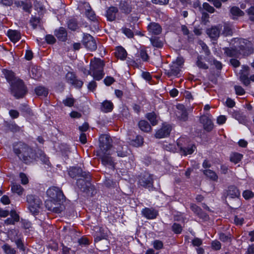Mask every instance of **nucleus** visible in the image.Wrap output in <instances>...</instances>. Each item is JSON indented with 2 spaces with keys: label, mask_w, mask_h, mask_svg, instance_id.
Masks as SVG:
<instances>
[{
  "label": "nucleus",
  "mask_w": 254,
  "mask_h": 254,
  "mask_svg": "<svg viewBox=\"0 0 254 254\" xmlns=\"http://www.w3.org/2000/svg\"><path fill=\"white\" fill-rule=\"evenodd\" d=\"M3 73L7 81L10 84L11 93L17 98L22 97L26 93V89L22 81L14 77V73L4 69Z\"/></svg>",
  "instance_id": "1"
},
{
  "label": "nucleus",
  "mask_w": 254,
  "mask_h": 254,
  "mask_svg": "<svg viewBox=\"0 0 254 254\" xmlns=\"http://www.w3.org/2000/svg\"><path fill=\"white\" fill-rule=\"evenodd\" d=\"M13 151L18 157L26 164L32 162L36 159L35 153L33 150L22 142L14 144Z\"/></svg>",
  "instance_id": "2"
},
{
  "label": "nucleus",
  "mask_w": 254,
  "mask_h": 254,
  "mask_svg": "<svg viewBox=\"0 0 254 254\" xmlns=\"http://www.w3.org/2000/svg\"><path fill=\"white\" fill-rule=\"evenodd\" d=\"M104 66L105 63L103 61L100 59L94 58L90 61V69L87 70V74L91 75L95 80L99 81L105 75Z\"/></svg>",
  "instance_id": "3"
},
{
  "label": "nucleus",
  "mask_w": 254,
  "mask_h": 254,
  "mask_svg": "<svg viewBox=\"0 0 254 254\" xmlns=\"http://www.w3.org/2000/svg\"><path fill=\"white\" fill-rule=\"evenodd\" d=\"M184 60L182 57H178L175 61L169 65L168 68L165 69V73L169 77H179L182 74V68Z\"/></svg>",
  "instance_id": "4"
},
{
  "label": "nucleus",
  "mask_w": 254,
  "mask_h": 254,
  "mask_svg": "<svg viewBox=\"0 0 254 254\" xmlns=\"http://www.w3.org/2000/svg\"><path fill=\"white\" fill-rule=\"evenodd\" d=\"M46 192L49 198L47 201H51L55 204H61L63 202L62 199L63 194L62 190L59 188L55 187H51L47 190Z\"/></svg>",
  "instance_id": "5"
},
{
  "label": "nucleus",
  "mask_w": 254,
  "mask_h": 254,
  "mask_svg": "<svg viewBox=\"0 0 254 254\" xmlns=\"http://www.w3.org/2000/svg\"><path fill=\"white\" fill-rule=\"evenodd\" d=\"M27 201L30 211L33 215H36L38 213L40 206L42 204V201L39 198L35 195H28L27 196Z\"/></svg>",
  "instance_id": "6"
},
{
  "label": "nucleus",
  "mask_w": 254,
  "mask_h": 254,
  "mask_svg": "<svg viewBox=\"0 0 254 254\" xmlns=\"http://www.w3.org/2000/svg\"><path fill=\"white\" fill-rule=\"evenodd\" d=\"M99 151H110L112 147V140L107 134L101 135L99 137Z\"/></svg>",
  "instance_id": "7"
},
{
  "label": "nucleus",
  "mask_w": 254,
  "mask_h": 254,
  "mask_svg": "<svg viewBox=\"0 0 254 254\" xmlns=\"http://www.w3.org/2000/svg\"><path fill=\"white\" fill-rule=\"evenodd\" d=\"M83 44L88 50L93 51L97 49V44L94 38L89 34H84Z\"/></svg>",
  "instance_id": "8"
},
{
  "label": "nucleus",
  "mask_w": 254,
  "mask_h": 254,
  "mask_svg": "<svg viewBox=\"0 0 254 254\" xmlns=\"http://www.w3.org/2000/svg\"><path fill=\"white\" fill-rule=\"evenodd\" d=\"M139 184L141 186L146 188H152L153 185L152 176L149 173H145L140 176L139 180Z\"/></svg>",
  "instance_id": "9"
},
{
  "label": "nucleus",
  "mask_w": 254,
  "mask_h": 254,
  "mask_svg": "<svg viewBox=\"0 0 254 254\" xmlns=\"http://www.w3.org/2000/svg\"><path fill=\"white\" fill-rule=\"evenodd\" d=\"M111 151H99L98 156L101 160L102 163L105 165L113 166L114 165L112 157L110 156Z\"/></svg>",
  "instance_id": "10"
},
{
  "label": "nucleus",
  "mask_w": 254,
  "mask_h": 254,
  "mask_svg": "<svg viewBox=\"0 0 254 254\" xmlns=\"http://www.w3.org/2000/svg\"><path fill=\"white\" fill-rule=\"evenodd\" d=\"M65 78L67 82L73 85L75 87L80 88L83 84V81L77 79L75 74L72 72H67Z\"/></svg>",
  "instance_id": "11"
},
{
  "label": "nucleus",
  "mask_w": 254,
  "mask_h": 254,
  "mask_svg": "<svg viewBox=\"0 0 254 254\" xmlns=\"http://www.w3.org/2000/svg\"><path fill=\"white\" fill-rule=\"evenodd\" d=\"M222 28V26L220 24L212 26L211 28L207 29L206 33L210 38L216 40L220 36Z\"/></svg>",
  "instance_id": "12"
},
{
  "label": "nucleus",
  "mask_w": 254,
  "mask_h": 254,
  "mask_svg": "<svg viewBox=\"0 0 254 254\" xmlns=\"http://www.w3.org/2000/svg\"><path fill=\"white\" fill-rule=\"evenodd\" d=\"M172 130V127L169 125H163L162 127L158 129L156 133L155 137L157 138H162L167 137Z\"/></svg>",
  "instance_id": "13"
},
{
  "label": "nucleus",
  "mask_w": 254,
  "mask_h": 254,
  "mask_svg": "<svg viewBox=\"0 0 254 254\" xmlns=\"http://www.w3.org/2000/svg\"><path fill=\"white\" fill-rule=\"evenodd\" d=\"M240 43V49L244 54L250 55L253 52L254 48L251 42L247 40H243Z\"/></svg>",
  "instance_id": "14"
},
{
  "label": "nucleus",
  "mask_w": 254,
  "mask_h": 254,
  "mask_svg": "<svg viewBox=\"0 0 254 254\" xmlns=\"http://www.w3.org/2000/svg\"><path fill=\"white\" fill-rule=\"evenodd\" d=\"M176 116L180 120L186 121L188 119V113L183 105L179 104L177 106Z\"/></svg>",
  "instance_id": "15"
},
{
  "label": "nucleus",
  "mask_w": 254,
  "mask_h": 254,
  "mask_svg": "<svg viewBox=\"0 0 254 254\" xmlns=\"http://www.w3.org/2000/svg\"><path fill=\"white\" fill-rule=\"evenodd\" d=\"M142 215L148 219H155L157 215L158 212L152 208L145 207L141 211Z\"/></svg>",
  "instance_id": "16"
},
{
  "label": "nucleus",
  "mask_w": 254,
  "mask_h": 254,
  "mask_svg": "<svg viewBox=\"0 0 254 254\" xmlns=\"http://www.w3.org/2000/svg\"><path fill=\"white\" fill-rule=\"evenodd\" d=\"M200 123L203 124L204 129L207 131H210L213 128V124L210 118L207 116H202L200 119Z\"/></svg>",
  "instance_id": "17"
},
{
  "label": "nucleus",
  "mask_w": 254,
  "mask_h": 254,
  "mask_svg": "<svg viewBox=\"0 0 254 254\" xmlns=\"http://www.w3.org/2000/svg\"><path fill=\"white\" fill-rule=\"evenodd\" d=\"M181 141V139H179L177 142V144L184 155L186 156L187 155L191 154L196 149V147L194 144H190L187 147L182 146L180 145Z\"/></svg>",
  "instance_id": "18"
},
{
  "label": "nucleus",
  "mask_w": 254,
  "mask_h": 254,
  "mask_svg": "<svg viewBox=\"0 0 254 254\" xmlns=\"http://www.w3.org/2000/svg\"><path fill=\"white\" fill-rule=\"evenodd\" d=\"M240 196V191L238 188L234 186H231L228 187L227 190V197L230 198H238Z\"/></svg>",
  "instance_id": "19"
},
{
  "label": "nucleus",
  "mask_w": 254,
  "mask_h": 254,
  "mask_svg": "<svg viewBox=\"0 0 254 254\" xmlns=\"http://www.w3.org/2000/svg\"><path fill=\"white\" fill-rule=\"evenodd\" d=\"M118 12V9L117 7L111 6L109 7L106 12V17L107 19L110 21L115 20Z\"/></svg>",
  "instance_id": "20"
},
{
  "label": "nucleus",
  "mask_w": 254,
  "mask_h": 254,
  "mask_svg": "<svg viewBox=\"0 0 254 254\" xmlns=\"http://www.w3.org/2000/svg\"><path fill=\"white\" fill-rule=\"evenodd\" d=\"M147 28L149 32L154 35H158L162 31V28L160 25L155 22L151 23L148 25Z\"/></svg>",
  "instance_id": "21"
},
{
  "label": "nucleus",
  "mask_w": 254,
  "mask_h": 254,
  "mask_svg": "<svg viewBox=\"0 0 254 254\" xmlns=\"http://www.w3.org/2000/svg\"><path fill=\"white\" fill-rule=\"evenodd\" d=\"M7 36L13 43H16L21 38L20 32L17 30H9L7 31Z\"/></svg>",
  "instance_id": "22"
},
{
  "label": "nucleus",
  "mask_w": 254,
  "mask_h": 254,
  "mask_svg": "<svg viewBox=\"0 0 254 254\" xmlns=\"http://www.w3.org/2000/svg\"><path fill=\"white\" fill-rule=\"evenodd\" d=\"M83 6L85 9L86 16L91 20H94L96 19L95 14L89 4L88 2H84Z\"/></svg>",
  "instance_id": "23"
},
{
  "label": "nucleus",
  "mask_w": 254,
  "mask_h": 254,
  "mask_svg": "<svg viewBox=\"0 0 254 254\" xmlns=\"http://www.w3.org/2000/svg\"><path fill=\"white\" fill-rule=\"evenodd\" d=\"M113 107V104L111 101L106 100L102 103L101 109L102 111L108 113L112 111Z\"/></svg>",
  "instance_id": "24"
},
{
  "label": "nucleus",
  "mask_w": 254,
  "mask_h": 254,
  "mask_svg": "<svg viewBox=\"0 0 254 254\" xmlns=\"http://www.w3.org/2000/svg\"><path fill=\"white\" fill-rule=\"evenodd\" d=\"M139 128L144 132H149L151 130V127L149 124L145 120H141L138 123Z\"/></svg>",
  "instance_id": "25"
},
{
  "label": "nucleus",
  "mask_w": 254,
  "mask_h": 254,
  "mask_svg": "<svg viewBox=\"0 0 254 254\" xmlns=\"http://www.w3.org/2000/svg\"><path fill=\"white\" fill-rule=\"evenodd\" d=\"M230 12L233 19L236 18L237 17L243 16L244 14V12L237 6L232 7Z\"/></svg>",
  "instance_id": "26"
},
{
  "label": "nucleus",
  "mask_w": 254,
  "mask_h": 254,
  "mask_svg": "<svg viewBox=\"0 0 254 254\" xmlns=\"http://www.w3.org/2000/svg\"><path fill=\"white\" fill-rule=\"evenodd\" d=\"M115 56L118 59L124 60L127 57V53L124 48L120 47L117 49L115 52Z\"/></svg>",
  "instance_id": "27"
},
{
  "label": "nucleus",
  "mask_w": 254,
  "mask_h": 254,
  "mask_svg": "<svg viewBox=\"0 0 254 254\" xmlns=\"http://www.w3.org/2000/svg\"><path fill=\"white\" fill-rule=\"evenodd\" d=\"M203 173L210 180L217 181L218 177L214 171L210 169H206L204 170Z\"/></svg>",
  "instance_id": "28"
},
{
  "label": "nucleus",
  "mask_w": 254,
  "mask_h": 254,
  "mask_svg": "<svg viewBox=\"0 0 254 254\" xmlns=\"http://www.w3.org/2000/svg\"><path fill=\"white\" fill-rule=\"evenodd\" d=\"M225 54L230 57H238L240 53L235 49L232 48H225L224 49Z\"/></svg>",
  "instance_id": "29"
},
{
  "label": "nucleus",
  "mask_w": 254,
  "mask_h": 254,
  "mask_svg": "<svg viewBox=\"0 0 254 254\" xmlns=\"http://www.w3.org/2000/svg\"><path fill=\"white\" fill-rule=\"evenodd\" d=\"M145 117L149 121L152 126H154L158 124V117L154 112L146 114Z\"/></svg>",
  "instance_id": "30"
},
{
  "label": "nucleus",
  "mask_w": 254,
  "mask_h": 254,
  "mask_svg": "<svg viewBox=\"0 0 254 254\" xmlns=\"http://www.w3.org/2000/svg\"><path fill=\"white\" fill-rule=\"evenodd\" d=\"M117 155L119 157H124L127 156L128 152L126 146H119L117 149Z\"/></svg>",
  "instance_id": "31"
},
{
  "label": "nucleus",
  "mask_w": 254,
  "mask_h": 254,
  "mask_svg": "<svg viewBox=\"0 0 254 254\" xmlns=\"http://www.w3.org/2000/svg\"><path fill=\"white\" fill-rule=\"evenodd\" d=\"M90 185L89 182L85 181L84 179H80L77 181V185L79 188L82 190L83 191H85L88 189Z\"/></svg>",
  "instance_id": "32"
},
{
  "label": "nucleus",
  "mask_w": 254,
  "mask_h": 254,
  "mask_svg": "<svg viewBox=\"0 0 254 254\" xmlns=\"http://www.w3.org/2000/svg\"><path fill=\"white\" fill-rule=\"evenodd\" d=\"M30 76L34 79H37L41 76V72L37 67H32L30 72Z\"/></svg>",
  "instance_id": "33"
},
{
  "label": "nucleus",
  "mask_w": 254,
  "mask_h": 254,
  "mask_svg": "<svg viewBox=\"0 0 254 254\" xmlns=\"http://www.w3.org/2000/svg\"><path fill=\"white\" fill-rule=\"evenodd\" d=\"M107 235L103 232V229H99V232H96L94 235V242L97 243L101 240L106 239Z\"/></svg>",
  "instance_id": "34"
},
{
  "label": "nucleus",
  "mask_w": 254,
  "mask_h": 254,
  "mask_svg": "<svg viewBox=\"0 0 254 254\" xmlns=\"http://www.w3.org/2000/svg\"><path fill=\"white\" fill-rule=\"evenodd\" d=\"M11 190L18 195H21L24 191V189L20 185L13 184L11 186Z\"/></svg>",
  "instance_id": "35"
},
{
  "label": "nucleus",
  "mask_w": 254,
  "mask_h": 254,
  "mask_svg": "<svg viewBox=\"0 0 254 254\" xmlns=\"http://www.w3.org/2000/svg\"><path fill=\"white\" fill-rule=\"evenodd\" d=\"M243 157V155L239 153H233L231 154L230 160L232 162L237 164L239 162Z\"/></svg>",
  "instance_id": "36"
},
{
  "label": "nucleus",
  "mask_w": 254,
  "mask_h": 254,
  "mask_svg": "<svg viewBox=\"0 0 254 254\" xmlns=\"http://www.w3.org/2000/svg\"><path fill=\"white\" fill-rule=\"evenodd\" d=\"M82 170L76 167H72L68 171L69 175L72 178L78 176L81 173Z\"/></svg>",
  "instance_id": "37"
},
{
  "label": "nucleus",
  "mask_w": 254,
  "mask_h": 254,
  "mask_svg": "<svg viewBox=\"0 0 254 254\" xmlns=\"http://www.w3.org/2000/svg\"><path fill=\"white\" fill-rule=\"evenodd\" d=\"M130 143L134 146L138 147L142 145L143 138L141 136L137 135L134 139L131 140Z\"/></svg>",
  "instance_id": "38"
},
{
  "label": "nucleus",
  "mask_w": 254,
  "mask_h": 254,
  "mask_svg": "<svg viewBox=\"0 0 254 254\" xmlns=\"http://www.w3.org/2000/svg\"><path fill=\"white\" fill-rule=\"evenodd\" d=\"M76 100L72 97V96H67L64 99V106L71 107L74 106Z\"/></svg>",
  "instance_id": "39"
},
{
  "label": "nucleus",
  "mask_w": 254,
  "mask_h": 254,
  "mask_svg": "<svg viewBox=\"0 0 254 254\" xmlns=\"http://www.w3.org/2000/svg\"><path fill=\"white\" fill-rule=\"evenodd\" d=\"M2 249L5 254H16V250L7 244L3 245Z\"/></svg>",
  "instance_id": "40"
},
{
  "label": "nucleus",
  "mask_w": 254,
  "mask_h": 254,
  "mask_svg": "<svg viewBox=\"0 0 254 254\" xmlns=\"http://www.w3.org/2000/svg\"><path fill=\"white\" fill-rule=\"evenodd\" d=\"M196 64V65L200 68L203 69H207L208 68V66L205 63H204L201 56H198Z\"/></svg>",
  "instance_id": "41"
},
{
  "label": "nucleus",
  "mask_w": 254,
  "mask_h": 254,
  "mask_svg": "<svg viewBox=\"0 0 254 254\" xmlns=\"http://www.w3.org/2000/svg\"><path fill=\"white\" fill-rule=\"evenodd\" d=\"M137 57L140 58L143 61L146 62L148 60L149 56L145 50L141 49L137 53Z\"/></svg>",
  "instance_id": "42"
},
{
  "label": "nucleus",
  "mask_w": 254,
  "mask_h": 254,
  "mask_svg": "<svg viewBox=\"0 0 254 254\" xmlns=\"http://www.w3.org/2000/svg\"><path fill=\"white\" fill-rule=\"evenodd\" d=\"M35 90L36 94L38 96H43L45 97L48 94V92L47 89L43 87H38L35 89Z\"/></svg>",
  "instance_id": "43"
},
{
  "label": "nucleus",
  "mask_w": 254,
  "mask_h": 254,
  "mask_svg": "<svg viewBox=\"0 0 254 254\" xmlns=\"http://www.w3.org/2000/svg\"><path fill=\"white\" fill-rule=\"evenodd\" d=\"M150 41L154 47L161 48L163 46L162 42L157 37H154L151 38Z\"/></svg>",
  "instance_id": "44"
},
{
  "label": "nucleus",
  "mask_w": 254,
  "mask_h": 254,
  "mask_svg": "<svg viewBox=\"0 0 254 254\" xmlns=\"http://www.w3.org/2000/svg\"><path fill=\"white\" fill-rule=\"evenodd\" d=\"M68 28L73 31L76 30L78 28L77 21L75 19H70L67 22Z\"/></svg>",
  "instance_id": "45"
},
{
  "label": "nucleus",
  "mask_w": 254,
  "mask_h": 254,
  "mask_svg": "<svg viewBox=\"0 0 254 254\" xmlns=\"http://www.w3.org/2000/svg\"><path fill=\"white\" fill-rule=\"evenodd\" d=\"M220 240L225 243H230L231 241V235H226L224 233H221L219 235Z\"/></svg>",
  "instance_id": "46"
},
{
  "label": "nucleus",
  "mask_w": 254,
  "mask_h": 254,
  "mask_svg": "<svg viewBox=\"0 0 254 254\" xmlns=\"http://www.w3.org/2000/svg\"><path fill=\"white\" fill-rule=\"evenodd\" d=\"M122 32L126 35L128 38H131L133 37L134 34L132 30L127 27H123L122 28Z\"/></svg>",
  "instance_id": "47"
},
{
  "label": "nucleus",
  "mask_w": 254,
  "mask_h": 254,
  "mask_svg": "<svg viewBox=\"0 0 254 254\" xmlns=\"http://www.w3.org/2000/svg\"><path fill=\"white\" fill-rule=\"evenodd\" d=\"M172 229L175 234H178L182 232V227L180 224L175 223L172 226Z\"/></svg>",
  "instance_id": "48"
},
{
  "label": "nucleus",
  "mask_w": 254,
  "mask_h": 254,
  "mask_svg": "<svg viewBox=\"0 0 254 254\" xmlns=\"http://www.w3.org/2000/svg\"><path fill=\"white\" fill-rule=\"evenodd\" d=\"M241 81L244 85L248 86L250 83V79L249 78L247 74L242 73L240 76Z\"/></svg>",
  "instance_id": "49"
},
{
  "label": "nucleus",
  "mask_w": 254,
  "mask_h": 254,
  "mask_svg": "<svg viewBox=\"0 0 254 254\" xmlns=\"http://www.w3.org/2000/svg\"><path fill=\"white\" fill-rule=\"evenodd\" d=\"M56 37L61 41L64 40V28L60 27L58 30H56L55 32Z\"/></svg>",
  "instance_id": "50"
},
{
  "label": "nucleus",
  "mask_w": 254,
  "mask_h": 254,
  "mask_svg": "<svg viewBox=\"0 0 254 254\" xmlns=\"http://www.w3.org/2000/svg\"><path fill=\"white\" fill-rule=\"evenodd\" d=\"M232 31L230 26L227 24H225L224 26L222 34L225 36L231 35Z\"/></svg>",
  "instance_id": "51"
},
{
  "label": "nucleus",
  "mask_w": 254,
  "mask_h": 254,
  "mask_svg": "<svg viewBox=\"0 0 254 254\" xmlns=\"http://www.w3.org/2000/svg\"><path fill=\"white\" fill-rule=\"evenodd\" d=\"M203 8L207 12L213 13L215 12L214 8L207 2H204L202 4Z\"/></svg>",
  "instance_id": "52"
},
{
  "label": "nucleus",
  "mask_w": 254,
  "mask_h": 254,
  "mask_svg": "<svg viewBox=\"0 0 254 254\" xmlns=\"http://www.w3.org/2000/svg\"><path fill=\"white\" fill-rule=\"evenodd\" d=\"M199 43L206 55L208 56L210 54V51L208 46L202 41H200Z\"/></svg>",
  "instance_id": "53"
},
{
  "label": "nucleus",
  "mask_w": 254,
  "mask_h": 254,
  "mask_svg": "<svg viewBox=\"0 0 254 254\" xmlns=\"http://www.w3.org/2000/svg\"><path fill=\"white\" fill-rule=\"evenodd\" d=\"M243 196L246 199H249L254 197V193L250 190H246L243 192Z\"/></svg>",
  "instance_id": "54"
},
{
  "label": "nucleus",
  "mask_w": 254,
  "mask_h": 254,
  "mask_svg": "<svg viewBox=\"0 0 254 254\" xmlns=\"http://www.w3.org/2000/svg\"><path fill=\"white\" fill-rule=\"evenodd\" d=\"M39 158H40L41 160L44 163H45V164L47 165H50V162H49V159L48 158V157H47L46 155L45 154V153H43V152H40V153L39 154Z\"/></svg>",
  "instance_id": "55"
},
{
  "label": "nucleus",
  "mask_w": 254,
  "mask_h": 254,
  "mask_svg": "<svg viewBox=\"0 0 254 254\" xmlns=\"http://www.w3.org/2000/svg\"><path fill=\"white\" fill-rule=\"evenodd\" d=\"M250 19L254 22V6H251L247 10Z\"/></svg>",
  "instance_id": "56"
},
{
  "label": "nucleus",
  "mask_w": 254,
  "mask_h": 254,
  "mask_svg": "<svg viewBox=\"0 0 254 254\" xmlns=\"http://www.w3.org/2000/svg\"><path fill=\"white\" fill-rule=\"evenodd\" d=\"M190 209L194 213L198 215H199L201 212V209L194 204H191Z\"/></svg>",
  "instance_id": "57"
},
{
  "label": "nucleus",
  "mask_w": 254,
  "mask_h": 254,
  "mask_svg": "<svg viewBox=\"0 0 254 254\" xmlns=\"http://www.w3.org/2000/svg\"><path fill=\"white\" fill-rule=\"evenodd\" d=\"M153 247L156 250H160L163 248V244L161 241L155 240L153 242Z\"/></svg>",
  "instance_id": "58"
},
{
  "label": "nucleus",
  "mask_w": 254,
  "mask_h": 254,
  "mask_svg": "<svg viewBox=\"0 0 254 254\" xmlns=\"http://www.w3.org/2000/svg\"><path fill=\"white\" fill-rule=\"evenodd\" d=\"M96 87L97 83L95 81L93 80L90 82L87 85L88 89L92 92L96 89Z\"/></svg>",
  "instance_id": "59"
},
{
  "label": "nucleus",
  "mask_w": 254,
  "mask_h": 254,
  "mask_svg": "<svg viewBox=\"0 0 254 254\" xmlns=\"http://www.w3.org/2000/svg\"><path fill=\"white\" fill-rule=\"evenodd\" d=\"M19 177L21 179V182L23 185H26L28 183V179L25 174L21 173L19 174Z\"/></svg>",
  "instance_id": "60"
},
{
  "label": "nucleus",
  "mask_w": 254,
  "mask_h": 254,
  "mask_svg": "<svg viewBox=\"0 0 254 254\" xmlns=\"http://www.w3.org/2000/svg\"><path fill=\"white\" fill-rule=\"evenodd\" d=\"M235 90L238 95H243L245 93L244 89L240 86H235Z\"/></svg>",
  "instance_id": "61"
},
{
  "label": "nucleus",
  "mask_w": 254,
  "mask_h": 254,
  "mask_svg": "<svg viewBox=\"0 0 254 254\" xmlns=\"http://www.w3.org/2000/svg\"><path fill=\"white\" fill-rule=\"evenodd\" d=\"M212 248L215 250H219L221 248V243L218 241H214L211 243Z\"/></svg>",
  "instance_id": "62"
},
{
  "label": "nucleus",
  "mask_w": 254,
  "mask_h": 254,
  "mask_svg": "<svg viewBox=\"0 0 254 254\" xmlns=\"http://www.w3.org/2000/svg\"><path fill=\"white\" fill-rule=\"evenodd\" d=\"M114 81V78L111 76H107L104 79V83L107 86L111 85Z\"/></svg>",
  "instance_id": "63"
},
{
  "label": "nucleus",
  "mask_w": 254,
  "mask_h": 254,
  "mask_svg": "<svg viewBox=\"0 0 254 254\" xmlns=\"http://www.w3.org/2000/svg\"><path fill=\"white\" fill-rule=\"evenodd\" d=\"M17 247L21 251H25V247L21 240L18 239L15 241Z\"/></svg>",
  "instance_id": "64"
}]
</instances>
